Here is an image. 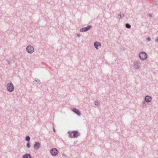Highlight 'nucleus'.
Masks as SVG:
<instances>
[{"instance_id":"393cba45","label":"nucleus","mask_w":158,"mask_h":158,"mask_svg":"<svg viewBox=\"0 0 158 158\" xmlns=\"http://www.w3.org/2000/svg\"><path fill=\"white\" fill-rule=\"evenodd\" d=\"M146 105V104H145V102H143V105L144 106V105L145 106Z\"/></svg>"},{"instance_id":"0eeeda50","label":"nucleus","mask_w":158,"mask_h":158,"mask_svg":"<svg viewBox=\"0 0 158 158\" xmlns=\"http://www.w3.org/2000/svg\"><path fill=\"white\" fill-rule=\"evenodd\" d=\"M139 61L135 60L133 62L134 67L135 69H138L139 67Z\"/></svg>"},{"instance_id":"a878e982","label":"nucleus","mask_w":158,"mask_h":158,"mask_svg":"<svg viewBox=\"0 0 158 158\" xmlns=\"http://www.w3.org/2000/svg\"><path fill=\"white\" fill-rule=\"evenodd\" d=\"M156 41L157 42H158V37H157L156 40Z\"/></svg>"},{"instance_id":"cd10ccee","label":"nucleus","mask_w":158,"mask_h":158,"mask_svg":"<svg viewBox=\"0 0 158 158\" xmlns=\"http://www.w3.org/2000/svg\"><path fill=\"white\" fill-rule=\"evenodd\" d=\"M25 48V47H23V49H24Z\"/></svg>"},{"instance_id":"9d476101","label":"nucleus","mask_w":158,"mask_h":158,"mask_svg":"<svg viewBox=\"0 0 158 158\" xmlns=\"http://www.w3.org/2000/svg\"><path fill=\"white\" fill-rule=\"evenodd\" d=\"M145 101L147 102H149L151 101L152 98L149 96H146L144 98Z\"/></svg>"},{"instance_id":"5701e85b","label":"nucleus","mask_w":158,"mask_h":158,"mask_svg":"<svg viewBox=\"0 0 158 158\" xmlns=\"http://www.w3.org/2000/svg\"><path fill=\"white\" fill-rule=\"evenodd\" d=\"M152 14H149L148 15V16L149 17H152Z\"/></svg>"},{"instance_id":"423d86ee","label":"nucleus","mask_w":158,"mask_h":158,"mask_svg":"<svg viewBox=\"0 0 158 158\" xmlns=\"http://www.w3.org/2000/svg\"><path fill=\"white\" fill-rule=\"evenodd\" d=\"M94 46L97 49L101 48L102 46L101 43L98 42H95L94 44Z\"/></svg>"},{"instance_id":"b1692460","label":"nucleus","mask_w":158,"mask_h":158,"mask_svg":"<svg viewBox=\"0 0 158 158\" xmlns=\"http://www.w3.org/2000/svg\"><path fill=\"white\" fill-rule=\"evenodd\" d=\"M81 35L80 33H78L77 35V36L78 37H80L81 36Z\"/></svg>"},{"instance_id":"7ed1b4c3","label":"nucleus","mask_w":158,"mask_h":158,"mask_svg":"<svg viewBox=\"0 0 158 158\" xmlns=\"http://www.w3.org/2000/svg\"><path fill=\"white\" fill-rule=\"evenodd\" d=\"M6 87L8 91L10 92H13L14 89V86L13 84L11 82L8 83Z\"/></svg>"},{"instance_id":"4468645a","label":"nucleus","mask_w":158,"mask_h":158,"mask_svg":"<svg viewBox=\"0 0 158 158\" xmlns=\"http://www.w3.org/2000/svg\"><path fill=\"white\" fill-rule=\"evenodd\" d=\"M26 140L27 142H29L30 140V137L29 135H27L25 137Z\"/></svg>"},{"instance_id":"f03ea898","label":"nucleus","mask_w":158,"mask_h":158,"mask_svg":"<svg viewBox=\"0 0 158 158\" xmlns=\"http://www.w3.org/2000/svg\"><path fill=\"white\" fill-rule=\"evenodd\" d=\"M139 58L142 60H145L148 57V55L144 52H141L139 55Z\"/></svg>"},{"instance_id":"aec40b11","label":"nucleus","mask_w":158,"mask_h":158,"mask_svg":"<svg viewBox=\"0 0 158 158\" xmlns=\"http://www.w3.org/2000/svg\"><path fill=\"white\" fill-rule=\"evenodd\" d=\"M26 146L28 148H30V143H29V142H28V143H27V144H26Z\"/></svg>"},{"instance_id":"412c9836","label":"nucleus","mask_w":158,"mask_h":158,"mask_svg":"<svg viewBox=\"0 0 158 158\" xmlns=\"http://www.w3.org/2000/svg\"><path fill=\"white\" fill-rule=\"evenodd\" d=\"M146 40L148 41L149 42L151 40V38L150 37H147Z\"/></svg>"},{"instance_id":"6e6552de","label":"nucleus","mask_w":158,"mask_h":158,"mask_svg":"<svg viewBox=\"0 0 158 158\" xmlns=\"http://www.w3.org/2000/svg\"><path fill=\"white\" fill-rule=\"evenodd\" d=\"M40 144L38 142H35L34 145V148L36 149H38L40 147Z\"/></svg>"},{"instance_id":"20e7f679","label":"nucleus","mask_w":158,"mask_h":158,"mask_svg":"<svg viewBox=\"0 0 158 158\" xmlns=\"http://www.w3.org/2000/svg\"><path fill=\"white\" fill-rule=\"evenodd\" d=\"M59 152V151L56 148H52L50 150V153L52 156H57Z\"/></svg>"},{"instance_id":"f8f14e48","label":"nucleus","mask_w":158,"mask_h":158,"mask_svg":"<svg viewBox=\"0 0 158 158\" xmlns=\"http://www.w3.org/2000/svg\"><path fill=\"white\" fill-rule=\"evenodd\" d=\"M124 15L122 13H120L118 15V17L119 19H123L124 17Z\"/></svg>"},{"instance_id":"39448f33","label":"nucleus","mask_w":158,"mask_h":158,"mask_svg":"<svg viewBox=\"0 0 158 158\" xmlns=\"http://www.w3.org/2000/svg\"><path fill=\"white\" fill-rule=\"evenodd\" d=\"M92 28V26L91 25H88L86 27H83L80 30L81 32H85L89 31Z\"/></svg>"},{"instance_id":"9b49d317","label":"nucleus","mask_w":158,"mask_h":158,"mask_svg":"<svg viewBox=\"0 0 158 158\" xmlns=\"http://www.w3.org/2000/svg\"><path fill=\"white\" fill-rule=\"evenodd\" d=\"M22 158H32V156L30 154L26 153L23 155L22 156Z\"/></svg>"},{"instance_id":"6ab92c4d","label":"nucleus","mask_w":158,"mask_h":158,"mask_svg":"<svg viewBox=\"0 0 158 158\" xmlns=\"http://www.w3.org/2000/svg\"><path fill=\"white\" fill-rule=\"evenodd\" d=\"M12 60V59H10V60H7V62L8 64L10 65V64Z\"/></svg>"},{"instance_id":"f257e3e1","label":"nucleus","mask_w":158,"mask_h":158,"mask_svg":"<svg viewBox=\"0 0 158 158\" xmlns=\"http://www.w3.org/2000/svg\"><path fill=\"white\" fill-rule=\"evenodd\" d=\"M69 137L71 138H77L80 135V133L77 130L69 131L68 132Z\"/></svg>"},{"instance_id":"2eb2a0df","label":"nucleus","mask_w":158,"mask_h":158,"mask_svg":"<svg viewBox=\"0 0 158 158\" xmlns=\"http://www.w3.org/2000/svg\"><path fill=\"white\" fill-rule=\"evenodd\" d=\"M125 27L127 28H130L131 27V25L128 23H126L125 24Z\"/></svg>"},{"instance_id":"1a4fd4ad","label":"nucleus","mask_w":158,"mask_h":158,"mask_svg":"<svg viewBox=\"0 0 158 158\" xmlns=\"http://www.w3.org/2000/svg\"><path fill=\"white\" fill-rule=\"evenodd\" d=\"M72 111L78 116L81 115V112L78 109L75 108H73V109Z\"/></svg>"},{"instance_id":"a211bd4d","label":"nucleus","mask_w":158,"mask_h":158,"mask_svg":"<svg viewBox=\"0 0 158 158\" xmlns=\"http://www.w3.org/2000/svg\"><path fill=\"white\" fill-rule=\"evenodd\" d=\"M100 103V102L98 101V100H97V101H96L95 102H94V104L96 106V105H97L98 104H99Z\"/></svg>"},{"instance_id":"bb28decb","label":"nucleus","mask_w":158,"mask_h":158,"mask_svg":"<svg viewBox=\"0 0 158 158\" xmlns=\"http://www.w3.org/2000/svg\"><path fill=\"white\" fill-rule=\"evenodd\" d=\"M53 131H54V132H56V131H55V128H54V127H53Z\"/></svg>"},{"instance_id":"ddd939ff","label":"nucleus","mask_w":158,"mask_h":158,"mask_svg":"<svg viewBox=\"0 0 158 158\" xmlns=\"http://www.w3.org/2000/svg\"><path fill=\"white\" fill-rule=\"evenodd\" d=\"M25 49H34V48L32 46L29 45Z\"/></svg>"},{"instance_id":"f3484780","label":"nucleus","mask_w":158,"mask_h":158,"mask_svg":"<svg viewBox=\"0 0 158 158\" xmlns=\"http://www.w3.org/2000/svg\"><path fill=\"white\" fill-rule=\"evenodd\" d=\"M27 52L29 53H32L34 50H26Z\"/></svg>"},{"instance_id":"4be33fe9","label":"nucleus","mask_w":158,"mask_h":158,"mask_svg":"<svg viewBox=\"0 0 158 158\" xmlns=\"http://www.w3.org/2000/svg\"><path fill=\"white\" fill-rule=\"evenodd\" d=\"M35 81H36V82H38L40 83V80L37 78L35 79Z\"/></svg>"},{"instance_id":"dca6fc26","label":"nucleus","mask_w":158,"mask_h":158,"mask_svg":"<svg viewBox=\"0 0 158 158\" xmlns=\"http://www.w3.org/2000/svg\"><path fill=\"white\" fill-rule=\"evenodd\" d=\"M153 5L158 6V3L156 1V0H153Z\"/></svg>"}]
</instances>
